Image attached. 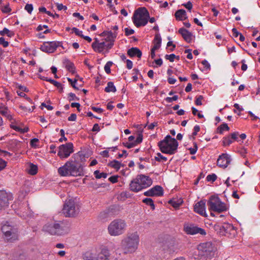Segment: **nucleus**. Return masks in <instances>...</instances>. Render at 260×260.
<instances>
[{"label": "nucleus", "instance_id": "nucleus-46", "mask_svg": "<svg viewBox=\"0 0 260 260\" xmlns=\"http://www.w3.org/2000/svg\"><path fill=\"white\" fill-rule=\"evenodd\" d=\"M178 96L177 95H174L173 97H167L165 99V101L168 103H172L173 101H177Z\"/></svg>", "mask_w": 260, "mask_h": 260}, {"label": "nucleus", "instance_id": "nucleus-62", "mask_svg": "<svg viewBox=\"0 0 260 260\" xmlns=\"http://www.w3.org/2000/svg\"><path fill=\"white\" fill-rule=\"evenodd\" d=\"M76 114L73 113L68 117V120L71 121H75L76 120Z\"/></svg>", "mask_w": 260, "mask_h": 260}, {"label": "nucleus", "instance_id": "nucleus-8", "mask_svg": "<svg viewBox=\"0 0 260 260\" xmlns=\"http://www.w3.org/2000/svg\"><path fill=\"white\" fill-rule=\"evenodd\" d=\"M209 210L211 211L221 213L227 210L228 208L225 204L222 202L219 198L215 196H211L207 202Z\"/></svg>", "mask_w": 260, "mask_h": 260}, {"label": "nucleus", "instance_id": "nucleus-41", "mask_svg": "<svg viewBox=\"0 0 260 260\" xmlns=\"http://www.w3.org/2000/svg\"><path fill=\"white\" fill-rule=\"evenodd\" d=\"M155 159L157 161H166L167 160V157L164 156L162 155L160 153H157V156L155 157Z\"/></svg>", "mask_w": 260, "mask_h": 260}, {"label": "nucleus", "instance_id": "nucleus-32", "mask_svg": "<svg viewBox=\"0 0 260 260\" xmlns=\"http://www.w3.org/2000/svg\"><path fill=\"white\" fill-rule=\"evenodd\" d=\"M83 259L84 260H96V253L87 251L83 255Z\"/></svg>", "mask_w": 260, "mask_h": 260}, {"label": "nucleus", "instance_id": "nucleus-35", "mask_svg": "<svg viewBox=\"0 0 260 260\" xmlns=\"http://www.w3.org/2000/svg\"><path fill=\"white\" fill-rule=\"evenodd\" d=\"M230 127L228 126L226 123H223L221 124L217 129V133L220 134H222L224 130L228 131Z\"/></svg>", "mask_w": 260, "mask_h": 260}, {"label": "nucleus", "instance_id": "nucleus-4", "mask_svg": "<svg viewBox=\"0 0 260 260\" xmlns=\"http://www.w3.org/2000/svg\"><path fill=\"white\" fill-rule=\"evenodd\" d=\"M158 146L162 153L172 155L176 152L178 143L175 138L167 135L163 140L158 143Z\"/></svg>", "mask_w": 260, "mask_h": 260}, {"label": "nucleus", "instance_id": "nucleus-42", "mask_svg": "<svg viewBox=\"0 0 260 260\" xmlns=\"http://www.w3.org/2000/svg\"><path fill=\"white\" fill-rule=\"evenodd\" d=\"M113 62L112 61H108L104 67V70L106 73L108 74L111 73L110 68L112 66Z\"/></svg>", "mask_w": 260, "mask_h": 260}, {"label": "nucleus", "instance_id": "nucleus-60", "mask_svg": "<svg viewBox=\"0 0 260 260\" xmlns=\"http://www.w3.org/2000/svg\"><path fill=\"white\" fill-rule=\"evenodd\" d=\"M125 147H127V148H131L135 146H136V143L132 142L130 143H128L127 142L125 143H123Z\"/></svg>", "mask_w": 260, "mask_h": 260}, {"label": "nucleus", "instance_id": "nucleus-47", "mask_svg": "<svg viewBox=\"0 0 260 260\" xmlns=\"http://www.w3.org/2000/svg\"><path fill=\"white\" fill-rule=\"evenodd\" d=\"M39 140L37 138H34L30 141V145L33 148H36L37 147L36 143L39 142Z\"/></svg>", "mask_w": 260, "mask_h": 260}, {"label": "nucleus", "instance_id": "nucleus-3", "mask_svg": "<svg viewBox=\"0 0 260 260\" xmlns=\"http://www.w3.org/2000/svg\"><path fill=\"white\" fill-rule=\"evenodd\" d=\"M139 237L137 232L127 234L121 242V247L125 254L134 252L138 248Z\"/></svg>", "mask_w": 260, "mask_h": 260}, {"label": "nucleus", "instance_id": "nucleus-27", "mask_svg": "<svg viewBox=\"0 0 260 260\" xmlns=\"http://www.w3.org/2000/svg\"><path fill=\"white\" fill-rule=\"evenodd\" d=\"M63 64L66 69L72 74L75 73V67L73 62L70 61L68 59H66L64 61Z\"/></svg>", "mask_w": 260, "mask_h": 260}, {"label": "nucleus", "instance_id": "nucleus-57", "mask_svg": "<svg viewBox=\"0 0 260 260\" xmlns=\"http://www.w3.org/2000/svg\"><path fill=\"white\" fill-rule=\"evenodd\" d=\"M118 176H112L109 178V180L112 183H115L118 181Z\"/></svg>", "mask_w": 260, "mask_h": 260}, {"label": "nucleus", "instance_id": "nucleus-6", "mask_svg": "<svg viewBox=\"0 0 260 260\" xmlns=\"http://www.w3.org/2000/svg\"><path fill=\"white\" fill-rule=\"evenodd\" d=\"M62 213L66 217H74L79 213L78 205L73 200L66 201L62 209Z\"/></svg>", "mask_w": 260, "mask_h": 260}, {"label": "nucleus", "instance_id": "nucleus-22", "mask_svg": "<svg viewBox=\"0 0 260 260\" xmlns=\"http://www.w3.org/2000/svg\"><path fill=\"white\" fill-rule=\"evenodd\" d=\"M178 32L187 42H190L191 41V33L184 28H181L179 29Z\"/></svg>", "mask_w": 260, "mask_h": 260}, {"label": "nucleus", "instance_id": "nucleus-28", "mask_svg": "<svg viewBox=\"0 0 260 260\" xmlns=\"http://www.w3.org/2000/svg\"><path fill=\"white\" fill-rule=\"evenodd\" d=\"M222 229L225 231V235L228 234H232L235 231L233 225L228 223H223Z\"/></svg>", "mask_w": 260, "mask_h": 260}, {"label": "nucleus", "instance_id": "nucleus-61", "mask_svg": "<svg viewBox=\"0 0 260 260\" xmlns=\"http://www.w3.org/2000/svg\"><path fill=\"white\" fill-rule=\"evenodd\" d=\"M239 134L238 132H234L230 136L232 140H237L238 139V136Z\"/></svg>", "mask_w": 260, "mask_h": 260}, {"label": "nucleus", "instance_id": "nucleus-2", "mask_svg": "<svg viewBox=\"0 0 260 260\" xmlns=\"http://www.w3.org/2000/svg\"><path fill=\"white\" fill-rule=\"evenodd\" d=\"M42 230L51 235L60 236L69 233L70 229L67 222L55 221L47 223L43 226Z\"/></svg>", "mask_w": 260, "mask_h": 260}, {"label": "nucleus", "instance_id": "nucleus-37", "mask_svg": "<svg viewBox=\"0 0 260 260\" xmlns=\"http://www.w3.org/2000/svg\"><path fill=\"white\" fill-rule=\"evenodd\" d=\"M94 175L96 179H100L101 178H106L107 176V174L106 173H100V171L96 170L94 172Z\"/></svg>", "mask_w": 260, "mask_h": 260}, {"label": "nucleus", "instance_id": "nucleus-16", "mask_svg": "<svg viewBox=\"0 0 260 260\" xmlns=\"http://www.w3.org/2000/svg\"><path fill=\"white\" fill-rule=\"evenodd\" d=\"M231 158L230 155L226 153H222L221 155H219L217 159V164L220 167L225 168L231 162Z\"/></svg>", "mask_w": 260, "mask_h": 260}, {"label": "nucleus", "instance_id": "nucleus-14", "mask_svg": "<svg viewBox=\"0 0 260 260\" xmlns=\"http://www.w3.org/2000/svg\"><path fill=\"white\" fill-rule=\"evenodd\" d=\"M113 44V43H106L105 42L99 43L98 39L96 38L95 41L92 44V47L95 51L100 53L103 51L105 47L108 49L111 48Z\"/></svg>", "mask_w": 260, "mask_h": 260}, {"label": "nucleus", "instance_id": "nucleus-34", "mask_svg": "<svg viewBox=\"0 0 260 260\" xmlns=\"http://www.w3.org/2000/svg\"><path fill=\"white\" fill-rule=\"evenodd\" d=\"M143 203L147 205L150 206L152 210L155 209V205L153 201L151 198H145L143 200Z\"/></svg>", "mask_w": 260, "mask_h": 260}, {"label": "nucleus", "instance_id": "nucleus-54", "mask_svg": "<svg viewBox=\"0 0 260 260\" xmlns=\"http://www.w3.org/2000/svg\"><path fill=\"white\" fill-rule=\"evenodd\" d=\"M124 31L125 35L127 36L131 35L135 32L134 30L128 28H125L124 29Z\"/></svg>", "mask_w": 260, "mask_h": 260}, {"label": "nucleus", "instance_id": "nucleus-15", "mask_svg": "<svg viewBox=\"0 0 260 260\" xmlns=\"http://www.w3.org/2000/svg\"><path fill=\"white\" fill-rule=\"evenodd\" d=\"M12 199V195L5 191L0 190V210L7 207L9 201Z\"/></svg>", "mask_w": 260, "mask_h": 260}, {"label": "nucleus", "instance_id": "nucleus-25", "mask_svg": "<svg viewBox=\"0 0 260 260\" xmlns=\"http://www.w3.org/2000/svg\"><path fill=\"white\" fill-rule=\"evenodd\" d=\"M177 20L182 21L187 18L186 11L183 9L177 10L175 14Z\"/></svg>", "mask_w": 260, "mask_h": 260}, {"label": "nucleus", "instance_id": "nucleus-24", "mask_svg": "<svg viewBox=\"0 0 260 260\" xmlns=\"http://www.w3.org/2000/svg\"><path fill=\"white\" fill-rule=\"evenodd\" d=\"M103 34L106 36V40L109 41V43H114L115 39L117 37V33L116 32H112L111 31H104Z\"/></svg>", "mask_w": 260, "mask_h": 260}, {"label": "nucleus", "instance_id": "nucleus-10", "mask_svg": "<svg viewBox=\"0 0 260 260\" xmlns=\"http://www.w3.org/2000/svg\"><path fill=\"white\" fill-rule=\"evenodd\" d=\"M1 230L8 241L12 242L17 239V229L8 224L3 225Z\"/></svg>", "mask_w": 260, "mask_h": 260}, {"label": "nucleus", "instance_id": "nucleus-59", "mask_svg": "<svg viewBox=\"0 0 260 260\" xmlns=\"http://www.w3.org/2000/svg\"><path fill=\"white\" fill-rule=\"evenodd\" d=\"M202 63L204 65V67L206 68L207 70L210 69V65L209 63L206 60H203L202 61Z\"/></svg>", "mask_w": 260, "mask_h": 260}, {"label": "nucleus", "instance_id": "nucleus-53", "mask_svg": "<svg viewBox=\"0 0 260 260\" xmlns=\"http://www.w3.org/2000/svg\"><path fill=\"white\" fill-rule=\"evenodd\" d=\"M72 30L75 33V34L77 35V36H80V37H82L83 35H82V31H81V30H79V29H78V28H77L76 27H73L72 28Z\"/></svg>", "mask_w": 260, "mask_h": 260}, {"label": "nucleus", "instance_id": "nucleus-9", "mask_svg": "<svg viewBox=\"0 0 260 260\" xmlns=\"http://www.w3.org/2000/svg\"><path fill=\"white\" fill-rule=\"evenodd\" d=\"M199 254L207 257H211L215 255L216 248L210 242L200 244L198 248Z\"/></svg>", "mask_w": 260, "mask_h": 260}, {"label": "nucleus", "instance_id": "nucleus-13", "mask_svg": "<svg viewBox=\"0 0 260 260\" xmlns=\"http://www.w3.org/2000/svg\"><path fill=\"white\" fill-rule=\"evenodd\" d=\"M59 42L56 41L45 42L41 45L40 49L46 53H53L59 46Z\"/></svg>", "mask_w": 260, "mask_h": 260}, {"label": "nucleus", "instance_id": "nucleus-18", "mask_svg": "<svg viewBox=\"0 0 260 260\" xmlns=\"http://www.w3.org/2000/svg\"><path fill=\"white\" fill-rule=\"evenodd\" d=\"M205 205L206 202L205 200H201L197 202L194 206V211L204 217H207Z\"/></svg>", "mask_w": 260, "mask_h": 260}, {"label": "nucleus", "instance_id": "nucleus-51", "mask_svg": "<svg viewBox=\"0 0 260 260\" xmlns=\"http://www.w3.org/2000/svg\"><path fill=\"white\" fill-rule=\"evenodd\" d=\"M2 11L3 13H8L11 12V9L10 8L9 5H7L2 8Z\"/></svg>", "mask_w": 260, "mask_h": 260}, {"label": "nucleus", "instance_id": "nucleus-58", "mask_svg": "<svg viewBox=\"0 0 260 260\" xmlns=\"http://www.w3.org/2000/svg\"><path fill=\"white\" fill-rule=\"evenodd\" d=\"M6 161L0 158V171L6 167Z\"/></svg>", "mask_w": 260, "mask_h": 260}, {"label": "nucleus", "instance_id": "nucleus-33", "mask_svg": "<svg viewBox=\"0 0 260 260\" xmlns=\"http://www.w3.org/2000/svg\"><path fill=\"white\" fill-rule=\"evenodd\" d=\"M105 91L106 92H115L116 91V87L114 86L113 82H108L107 86L105 87Z\"/></svg>", "mask_w": 260, "mask_h": 260}, {"label": "nucleus", "instance_id": "nucleus-7", "mask_svg": "<svg viewBox=\"0 0 260 260\" xmlns=\"http://www.w3.org/2000/svg\"><path fill=\"white\" fill-rule=\"evenodd\" d=\"M126 223L123 220L118 219L112 221L108 226V232L111 236H118L124 233Z\"/></svg>", "mask_w": 260, "mask_h": 260}, {"label": "nucleus", "instance_id": "nucleus-29", "mask_svg": "<svg viewBox=\"0 0 260 260\" xmlns=\"http://www.w3.org/2000/svg\"><path fill=\"white\" fill-rule=\"evenodd\" d=\"M182 203L183 201L181 199H172L168 202L175 209H178Z\"/></svg>", "mask_w": 260, "mask_h": 260}, {"label": "nucleus", "instance_id": "nucleus-11", "mask_svg": "<svg viewBox=\"0 0 260 260\" xmlns=\"http://www.w3.org/2000/svg\"><path fill=\"white\" fill-rule=\"evenodd\" d=\"M184 231L188 235L199 234L205 236L206 235L205 230L192 223H185L183 226Z\"/></svg>", "mask_w": 260, "mask_h": 260}, {"label": "nucleus", "instance_id": "nucleus-12", "mask_svg": "<svg viewBox=\"0 0 260 260\" xmlns=\"http://www.w3.org/2000/svg\"><path fill=\"white\" fill-rule=\"evenodd\" d=\"M73 152V145L72 143L61 145L59 147L58 155L61 158L68 157Z\"/></svg>", "mask_w": 260, "mask_h": 260}, {"label": "nucleus", "instance_id": "nucleus-5", "mask_svg": "<svg viewBox=\"0 0 260 260\" xmlns=\"http://www.w3.org/2000/svg\"><path fill=\"white\" fill-rule=\"evenodd\" d=\"M149 18L148 11L145 8L141 7L135 11L132 19L134 24L139 27L146 25Z\"/></svg>", "mask_w": 260, "mask_h": 260}, {"label": "nucleus", "instance_id": "nucleus-1", "mask_svg": "<svg viewBox=\"0 0 260 260\" xmlns=\"http://www.w3.org/2000/svg\"><path fill=\"white\" fill-rule=\"evenodd\" d=\"M58 173L61 176H82L84 175L83 167L75 160H69L59 167Z\"/></svg>", "mask_w": 260, "mask_h": 260}, {"label": "nucleus", "instance_id": "nucleus-19", "mask_svg": "<svg viewBox=\"0 0 260 260\" xmlns=\"http://www.w3.org/2000/svg\"><path fill=\"white\" fill-rule=\"evenodd\" d=\"M138 176L143 189L146 188L152 184V181L149 176L142 174L138 175Z\"/></svg>", "mask_w": 260, "mask_h": 260}, {"label": "nucleus", "instance_id": "nucleus-30", "mask_svg": "<svg viewBox=\"0 0 260 260\" xmlns=\"http://www.w3.org/2000/svg\"><path fill=\"white\" fill-rule=\"evenodd\" d=\"M154 46L153 48L154 49H158L160 46L161 43V38L159 34H156L154 37V39L153 40Z\"/></svg>", "mask_w": 260, "mask_h": 260}, {"label": "nucleus", "instance_id": "nucleus-63", "mask_svg": "<svg viewBox=\"0 0 260 260\" xmlns=\"http://www.w3.org/2000/svg\"><path fill=\"white\" fill-rule=\"evenodd\" d=\"M200 127L199 125H196L194 126L193 131L194 132L192 133L193 136H196L197 135V133L200 131Z\"/></svg>", "mask_w": 260, "mask_h": 260}, {"label": "nucleus", "instance_id": "nucleus-50", "mask_svg": "<svg viewBox=\"0 0 260 260\" xmlns=\"http://www.w3.org/2000/svg\"><path fill=\"white\" fill-rule=\"evenodd\" d=\"M25 10L27 11L29 14H31L33 10V6L31 4H26L25 6Z\"/></svg>", "mask_w": 260, "mask_h": 260}, {"label": "nucleus", "instance_id": "nucleus-40", "mask_svg": "<svg viewBox=\"0 0 260 260\" xmlns=\"http://www.w3.org/2000/svg\"><path fill=\"white\" fill-rule=\"evenodd\" d=\"M233 142L232 140L230 138V136L224 137L223 139L222 143L224 146H229Z\"/></svg>", "mask_w": 260, "mask_h": 260}, {"label": "nucleus", "instance_id": "nucleus-49", "mask_svg": "<svg viewBox=\"0 0 260 260\" xmlns=\"http://www.w3.org/2000/svg\"><path fill=\"white\" fill-rule=\"evenodd\" d=\"M48 82L53 84L55 86L57 87V88H59V87H61V83L58 82L57 81L54 80L50 79L48 80Z\"/></svg>", "mask_w": 260, "mask_h": 260}, {"label": "nucleus", "instance_id": "nucleus-44", "mask_svg": "<svg viewBox=\"0 0 260 260\" xmlns=\"http://www.w3.org/2000/svg\"><path fill=\"white\" fill-rule=\"evenodd\" d=\"M204 99L203 95H199L196 97L195 104L197 106H201L202 105V101Z\"/></svg>", "mask_w": 260, "mask_h": 260}, {"label": "nucleus", "instance_id": "nucleus-39", "mask_svg": "<svg viewBox=\"0 0 260 260\" xmlns=\"http://www.w3.org/2000/svg\"><path fill=\"white\" fill-rule=\"evenodd\" d=\"M120 162H119L117 160H114L113 161H111L109 163V166L116 169L117 170H118L120 167Z\"/></svg>", "mask_w": 260, "mask_h": 260}, {"label": "nucleus", "instance_id": "nucleus-45", "mask_svg": "<svg viewBox=\"0 0 260 260\" xmlns=\"http://www.w3.org/2000/svg\"><path fill=\"white\" fill-rule=\"evenodd\" d=\"M217 179V176L215 174L208 175L207 177V180L208 181H215Z\"/></svg>", "mask_w": 260, "mask_h": 260}, {"label": "nucleus", "instance_id": "nucleus-55", "mask_svg": "<svg viewBox=\"0 0 260 260\" xmlns=\"http://www.w3.org/2000/svg\"><path fill=\"white\" fill-rule=\"evenodd\" d=\"M0 44L2 45L4 47H6L8 46V42L5 41V39L3 37L0 38Z\"/></svg>", "mask_w": 260, "mask_h": 260}, {"label": "nucleus", "instance_id": "nucleus-23", "mask_svg": "<svg viewBox=\"0 0 260 260\" xmlns=\"http://www.w3.org/2000/svg\"><path fill=\"white\" fill-rule=\"evenodd\" d=\"M142 54L141 50L137 47H132L127 51V54L131 57L137 56L141 58Z\"/></svg>", "mask_w": 260, "mask_h": 260}, {"label": "nucleus", "instance_id": "nucleus-43", "mask_svg": "<svg viewBox=\"0 0 260 260\" xmlns=\"http://www.w3.org/2000/svg\"><path fill=\"white\" fill-rule=\"evenodd\" d=\"M165 58L168 59L171 62H173L175 58H177L178 60L179 59V56H176L174 54H171L170 55H166Z\"/></svg>", "mask_w": 260, "mask_h": 260}, {"label": "nucleus", "instance_id": "nucleus-20", "mask_svg": "<svg viewBox=\"0 0 260 260\" xmlns=\"http://www.w3.org/2000/svg\"><path fill=\"white\" fill-rule=\"evenodd\" d=\"M129 189L131 191L134 192H138L143 189L142 185L140 184V181L138 179V175L136 178L134 179L131 181L129 184Z\"/></svg>", "mask_w": 260, "mask_h": 260}, {"label": "nucleus", "instance_id": "nucleus-31", "mask_svg": "<svg viewBox=\"0 0 260 260\" xmlns=\"http://www.w3.org/2000/svg\"><path fill=\"white\" fill-rule=\"evenodd\" d=\"M223 227V223H217L215 224L213 229L217 232V234H219L220 235H225V231H224Z\"/></svg>", "mask_w": 260, "mask_h": 260}, {"label": "nucleus", "instance_id": "nucleus-21", "mask_svg": "<svg viewBox=\"0 0 260 260\" xmlns=\"http://www.w3.org/2000/svg\"><path fill=\"white\" fill-rule=\"evenodd\" d=\"M110 255L109 250L104 247L96 253V260H109Z\"/></svg>", "mask_w": 260, "mask_h": 260}, {"label": "nucleus", "instance_id": "nucleus-38", "mask_svg": "<svg viewBox=\"0 0 260 260\" xmlns=\"http://www.w3.org/2000/svg\"><path fill=\"white\" fill-rule=\"evenodd\" d=\"M37 172H38L37 166L31 164L30 165V168L28 171L29 174L31 175H36L37 173Z\"/></svg>", "mask_w": 260, "mask_h": 260}, {"label": "nucleus", "instance_id": "nucleus-26", "mask_svg": "<svg viewBox=\"0 0 260 260\" xmlns=\"http://www.w3.org/2000/svg\"><path fill=\"white\" fill-rule=\"evenodd\" d=\"M0 114L3 116L6 117L9 120H11L12 119L8 108L3 105L0 106Z\"/></svg>", "mask_w": 260, "mask_h": 260}, {"label": "nucleus", "instance_id": "nucleus-64", "mask_svg": "<svg viewBox=\"0 0 260 260\" xmlns=\"http://www.w3.org/2000/svg\"><path fill=\"white\" fill-rule=\"evenodd\" d=\"M183 5L188 10H190L192 8V5L190 2H188L186 4Z\"/></svg>", "mask_w": 260, "mask_h": 260}, {"label": "nucleus", "instance_id": "nucleus-52", "mask_svg": "<svg viewBox=\"0 0 260 260\" xmlns=\"http://www.w3.org/2000/svg\"><path fill=\"white\" fill-rule=\"evenodd\" d=\"M190 153L191 154H194L198 150V146L197 144L195 143H194V147L193 148H189Z\"/></svg>", "mask_w": 260, "mask_h": 260}, {"label": "nucleus", "instance_id": "nucleus-17", "mask_svg": "<svg viewBox=\"0 0 260 260\" xmlns=\"http://www.w3.org/2000/svg\"><path fill=\"white\" fill-rule=\"evenodd\" d=\"M164 190L159 185H156L150 189L145 191L144 194L148 197L161 196L163 195Z\"/></svg>", "mask_w": 260, "mask_h": 260}, {"label": "nucleus", "instance_id": "nucleus-56", "mask_svg": "<svg viewBox=\"0 0 260 260\" xmlns=\"http://www.w3.org/2000/svg\"><path fill=\"white\" fill-rule=\"evenodd\" d=\"M56 5L57 9L59 11H60L62 10H67V7L66 6H63L61 4L56 3Z\"/></svg>", "mask_w": 260, "mask_h": 260}, {"label": "nucleus", "instance_id": "nucleus-36", "mask_svg": "<svg viewBox=\"0 0 260 260\" xmlns=\"http://www.w3.org/2000/svg\"><path fill=\"white\" fill-rule=\"evenodd\" d=\"M11 127L16 131L20 132L21 133H25L27 132L28 131V128L27 127H25L24 128H21L20 127L15 125H11Z\"/></svg>", "mask_w": 260, "mask_h": 260}, {"label": "nucleus", "instance_id": "nucleus-48", "mask_svg": "<svg viewBox=\"0 0 260 260\" xmlns=\"http://www.w3.org/2000/svg\"><path fill=\"white\" fill-rule=\"evenodd\" d=\"M143 140V135L141 133L138 134V136L134 143H136V145L137 144H140L142 142Z\"/></svg>", "mask_w": 260, "mask_h": 260}]
</instances>
